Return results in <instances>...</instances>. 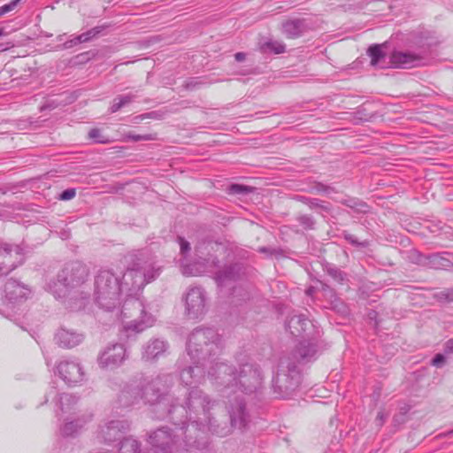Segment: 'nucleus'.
<instances>
[{
  "instance_id": "1",
  "label": "nucleus",
  "mask_w": 453,
  "mask_h": 453,
  "mask_svg": "<svg viewBox=\"0 0 453 453\" xmlns=\"http://www.w3.org/2000/svg\"><path fill=\"white\" fill-rule=\"evenodd\" d=\"M161 266L143 252L132 256L125 273L120 278L111 269H100L94 280V299L96 304L111 311L121 303V296L126 293L121 315L125 328L142 332L153 326L155 318L148 313L143 303L136 297L138 293L150 282L155 280L161 273Z\"/></svg>"
},
{
  "instance_id": "2",
  "label": "nucleus",
  "mask_w": 453,
  "mask_h": 453,
  "mask_svg": "<svg viewBox=\"0 0 453 453\" xmlns=\"http://www.w3.org/2000/svg\"><path fill=\"white\" fill-rule=\"evenodd\" d=\"M216 404L207 394L196 388L188 391L185 401L180 403L179 399L173 402L172 408L165 413L170 415L175 426L185 425V433H188V443L202 449L208 444L207 433L211 432L219 437L230 434V428L225 424H216L211 411Z\"/></svg>"
},
{
  "instance_id": "3",
  "label": "nucleus",
  "mask_w": 453,
  "mask_h": 453,
  "mask_svg": "<svg viewBox=\"0 0 453 453\" xmlns=\"http://www.w3.org/2000/svg\"><path fill=\"white\" fill-rule=\"evenodd\" d=\"M208 378L223 396L230 398L238 393L250 395L257 391L263 382L259 366L249 360L237 366L225 362L212 363L208 370Z\"/></svg>"
},
{
  "instance_id": "4",
  "label": "nucleus",
  "mask_w": 453,
  "mask_h": 453,
  "mask_svg": "<svg viewBox=\"0 0 453 453\" xmlns=\"http://www.w3.org/2000/svg\"><path fill=\"white\" fill-rule=\"evenodd\" d=\"M180 254L183 257L181 260V272L186 276H199L205 273L214 274V279L220 287L230 286L241 276L242 267L240 265H231L221 267L219 261L209 252L214 250V246L219 248L218 244L203 243L196 248V260L188 263L186 261V255L190 251V244L182 237L178 238Z\"/></svg>"
},
{
  "instance_id": "5",
  "label": "nucleus",
  "mask_w": 453,
  "mask_h": 453,
  "mask_svg": "<svg viewBox=\"0 0 453 453\" xmlns=\"http://www.w3.org/2000/svg\"><path fill=\"white\" fill-rule=\"evenodd\" d=\"M174 383V378L171 374H161L155 378H145L139 382L142 401L144 403L154 406V411L158 418H169L165 414L167 409L172 408L177 398L169 393Z\"/></svg>"
},
{
  "instance_id": "6",
  "label": "nucleus",
  "mask_w": 453,
  "mask_h": 453,
  "mask_svg": "<svg viewBox=\"0 0 453 453\" xmlns=\"http://www.w3.org/2000/svg\"><path fill=\"white\" fill-rule=\"evenodd\" d=\"M89 277V270L80 261L66 263L58 273L57 279L47 284V289L56 297L62 298L74 288L83 285Z\"/></svg>"
},
{
  "instance_id": "7",
  "label": "nucleus",
  "mask_w": 453,
  "mask_h": 453,
  "mask_svg": "<svg viewBox=\"0 0 453 453\" xmlns=\"http://www.w3.org/2000/svg\"><path fill=\"white\" fill-rule=\"evenodd\" d=\"M188 433H185L183 426L176 427L173 430L167 426H162L148 436V442L151 446L153 453H188V449L182 447H194L188 443Z\"/></svg>"
},
{
  "instance_id": "8",
  "label": "nucleus",
  "mask_w": 453,
  "mask_h": 453,
  "mask_svg": "<svg viewBox=\"0 0 453 453\" xmlns=\"http://www.w3.org/2000/svg\"><path fill=\"white\" fill-rule=\"evenodd\" d=\"M220 349V338L213 328H196L189 335L187 355L189 359L204 361Z\"/></svg>"
},
{
  "instance_id": "9",
  "label": "nucleus",
  "mask_w": 453,
  "mask_h": 453,
  "mask_svg": "<svg viewBox=\"0 0 453 453\" xmlns=\"http://www.w3.org/2000/svg\"><path fill=\"white\" fill-rule=\"evenodd\" d=\"M300 383V374L296 365L288 357L280 358L276 374L273 379L274 391L280 397H288Z\"/></svg>"
},
{
  "instance_id": "10",
  "label": "nucleus",
  "mask_w": 453,
  "mask_h": 453,
  "mask_svg": "<svg viewBox=\"0 0 453 453\" xmlns=\"http://www.w3.org/2000/svg\"><path fill=\"white\" fill-rule=\"evenodd\" d=\"M184 313L191 319L203 318L208 310V296L201 287H190L182 296Z\"/></svg>"
},
{
  "instance_id": "11",
  "label": "nucleus",
  "mask_w": 453,
  "mask_h": 453,
  "mask_svg": "<svg viewBox=\"0 0 453 453\" xmlns=\"http://www.w3.org/2000/svg\"><path fill=\"white\" fill-rule=\"evenodd\" d=\"M430 51L428 44H422L415 50L394 51L390 56V62L396 68H411L425 64L426 56Z\"/></svg>"
},
{
  "instance_id": "12",
  "label": "nucleus",
  "mask_w": 453,
  "mask_h": 453,
  "mask_svg": "<svg viewBox=\"0 0 453 453\" xmlns=\"http://www.w3.org/2000/svg\"><path fill=\"white\" fill-rule=\"evenodd\" d=\"M128 358L127 348L122 343H110L98 354L97 364L100 368L115 370Z\"/></svg>"
},
{
  "instance_id": "13",
  "label": "nucleus",
  "mask_w": 453,
  "mask_h": 453,
  "mask_svg": "<svg viewBox=\"0 0 453 453\" xmlns=\"http://www.w3.org/2000/svg\"><path fill=\"white\" fill-rule=\"evenodd\" d=\"M56 370L61 380L69 386L80 385L86 379L84 367L77 359L62 360Z\"/></svg>"
},
{
  "instance_id": "14",
  "label": "nucleus",
  "mask_w": 453,
  "mask_h": 453,
  "mask_svg": "<svg viewBox=\"0 0 453 453\" xmlns=\"http://www.w3.org/2000/svg\"><path fill=\"white\" fill-rule=\"evenodd\" d=\"M129 427L128 421L125 419H104L98 426L96 437L101 441L110 443L119 440Z\"/></svg>"
},
{
  "instance_id": "15",
  "label": "nucleus",
  "mask_w": 453,
  "mask_h": 453,
  "mask_svg": "<svg viewBox=\"0 0 453 453\" xmlns=\"http://www.w3.org/2000/svg\"><path fill=\"white\" fill-rule=\"evenodd\" d=\"M227 409L231 425L226 426L230 428V433L232 428L246 429L250 422V416L246 408L244 399L240 395H237L229 401Z\"/></svg>"
},
{
  "instance_id": "16",
  "label": "nucleus",
  "mask_w": 453,
  "mask_h": 453,
  "mask_svg": "<svg viewBox=\"0 0 453 453\" xmlns=\"http://www.w3.org/2000/svg\"><path fill=\"white\" fill-rule=\"evenodd\" d=\"M23 260L22 249L18 245H0V275L7 274Z\"/></svg>"
},
{
  "instance_id": "17",
  "label": "nucleus",
  "mask_w": 453,
  "mask_h": 453,
  "mask_svg": "<svg viewBox=\"0 0 453 453\" xmlns=\"http://www.w3.org/2000/svg\"><path fill=\"white\" fill-rule=\"evenodd\" d=\"M51 401L55 403L58 415L75 414L78 399L69 393H59L55 388H51L45 395V402Z\"/></svg>"
},
{
  "instance_id": "18",
  "label": "nucleus",
  "mask_w": 453,
  "mask_h": 453,
  "mask_svg": "<svg viewBox=\"0 0 453 453\" xmlns=\"http://www.w3.org/2000/svg\"><path fill=\"white\" fill-rule=\"evenodd\" d=\"M190 363L180 372V380L185 386L200 384L204 379L203 363L199 359H190Z\"/></svg>"
},
{
  "instance_id": "19",
  "label": "nucleus",
  "mask_w": 453,
  "mask_h": 453,
  "mask_svg": "<svg viewBox=\"0 0 453 453\" xmlns=\"http://www.w3.org/2000/svg\"><path fill=\"white\" fill-rule=\"evenodd\" d=\"M141 401V388L136 381L127 383L117 397V403L123 408L138 404Z\"/></svg>"
},
{
  "instance_id": "20",
  "label": "nucleus",
  "mask_w": 453,
  "mask_h": 453,
  "mask_svg": "<svg viewBox=\"0 0 453 453\" xmlns=\"http://www.w3.org/2000/svg\"><path fill=\"white\" fill-rule=\"evenodd\" d=\"M169 344L163 339L152 338L149 340L142 349V359L152 362L163 357L167 351Z\"/></svg>"
},
{
  "instance_id": "21",
  "label": "nucleus",
  "mask_w": 453,
  "mask_h": 453,
  "mask_svg": "<svg viewBox=\"0 0 453 453\" xmlns=\"http://www.w3.org/2000/svg\"><path fill=\"white\" fill-rule=\"evenodd\" d=\"M287 329L295 337H304L313 328L311 322L303 314H293L286 325Z\"/></svg>"
},
{
  "instance_id": "22",
  "label": "nucleus",
  "mask_w": 453,
  "mask_h": 453,
  "mask_svg": "<svg viewBox=\"0 0 453 453\" xmlns=\"http://www.w3.org/2000/svg\"><path fill=\"white\" fill-rule=\"evenodd\" d=\"M309 28V25L304 19H291L281 24V32L288 39L302 36Z\"/></svg>"
},
{
  "instance_id": "23",
  "label": "nucleus",
  "mask_w": 453,
  "mask_h": 453,
  "mask_svg": "<svg viewBox=\"0 0 453 453\" xmlns=\"http://www.w3.org/2000/svg\"><path fill=\"white\" fill-rule=\"evenodd\" d=\"M4 290L6 298L13 303L26 300L30 294L29 288L13 279H10L6 281Z\"/></svg>"
},
{
  "instance_id": "24",
  "label": "nucleus",
  "mask_w": 453,
  "mask_h": 453,
  "mask_svg": "<svg viewBox=\"0 0 453 453\" xmlns=\"http://www.w3.org/2000/svg\"><path fill=\"white\" fill-rule=\"evenodd\" d=\"M91 416H79L75 418L67 417L60 427V433L64 436H73L78 434L83 426L89 422Z\"/></svg>"
},
{
  "instance_id": "25",
  "label": "nucleus",
  "mask_w": 453,
  "mask_h": 453,
  "mask_svg": "<svg viewBox=\"0 0 453 453\" xmlns=\"http://www.w3.org/2000/svg\"><path fill=\"white\" fill-rule=\"evenodd\" d=\"M58 345L62 348H73L83 341V335L73 330L61 328L55 336Z\"/></svg>"
},
{
  "instance_id": "26",
  "label": "nucleus",
  "mask_w": 453,
  "mask_h": 453,
  "mask_svg": "<svg viewBox=\"0 0 453 453\" xmlns=\"http://www.w3.org/2000/svg\"><path fill=\"white\" fill-rule=\"evenodd\" d=\"M317 351V344L313 341L304 339L300 342L296 353L300 361L308 362L316 355Z\"/></svg>"
},
{
  "instance_id": "27",
  "label": "nucleus",
  "mask_w": 453,
  "mask_h": 453,
  "mask_svg": "<svg viewBox=\"0 0 453 453\" xmlns=\"http://www.w3.org/2000/svg\"><path fill=\"white\" fill-rule=\"evenodd\" d=\"M382 46L380 44H374L370 46L367 50V54L371 58V65L373 66H384L382 62L386 58V54L382 50Z\"/></svg>"
},
{
  "instance_id": "28",
  "label": "nucleus",
  "mask_w": 453,
  "mask_h": 453,
  "mask_svg": "<svg viewBox=\"0 0 453 453\" xmlns=\"http://www.w3.org/2000/svg\"><path fill=\"white\" fill-rule=\"evenodd\" d=\"M134 99V96L133 94H127L124 96H119L115 97L112 101L111 106L110 108L111 112H116L120 110L122 107L129 104Z\"/></svg>"
},
{
  "instance_id": "29",
  "label": "nucleus",
  "mask_w": 453,
  "mask_h": 453,
  "mask_svg": "<svg viewBox=\"0 0 453 453\" xmlns=\"http://www.w3.org/2000/svg\"><path fill=\"white\" fill-rule=\"evenodd\" d=\"M102 30L103 28L101 27H95L87 32L75 36V42H81V43L88 42L96 38L102 32Z\"/></svg>"
},
{
  "instance_id": "30",
  "label": "nucleus",
  "mask_w": 453,
  "mask_h": 453,
  "mask_svg": "<svg viewBox=\"0 0 453 453\" xmlns=\"http://www.w3.org/2000/svg\"><path fill=\"white\" fill-rule=\"evenodd\" d=\"M429 265L436 269L443 268L449 265V261L439 254H434L428 257Z\"/></svg>"
},
{
  "instance_id": "31",
  "label": "nucleus",
  "mask_w": 453,
  "mask_h": 453,
  "mask_svg": "<svg viewBox=\"0 0 453 453\" xmlns=\"http://www.w3.org/2000/svg\"><path fill=\"white\" fill-rule=\"evenodd\" d=\"M341 203L358 212L366 211L367 205L359 200L349 198L348 200L342 201Z\"/></svg>"
},
{
  "instance_id": "32",
  "label": "nucleus",
  "mask_w": 453,
  "mask_h": 453,
  "mask_svg": "<svg viewBox=\"0 0 453 453\" xmlns=\"http://www.w3.org/2000/svg\"><path fill=\"white\" fill-rule=\"evenodd\" d=\"M265 47L275 54H280L286 50V45L279 41H270L265 44Z\"/></svg>"
},
{
  "instance_id": "33",
  "label": "nucleus",
  "mask_w": 453,
  "mask_h": 453,
  "mask_svg": "<svg viewBox=\"0 0 453 453\" xmlns=\"http://www.w3.org/2000/svg\"><path fill=\"white\" fill-rule=\"evenodd\" d=\"M125 140L126 141H133V142L153 141V140H155V135L151 134H136L132 132H128V133L125 134Z\"/></svg>"
},
{
  "instance_id": "34",
  "label": "nucleus",
  "mask_w": 453,
  "mask_h": 453,
  "mask_svg": "<svg viewBox=\"0 0 453 453\" xmlns=\"http://www.w3.org/2000/svg\"><path fill=\"white\" fill-rule=\"evenodd\" d=\"M296 220L304 229H312L315 225L314 219L310 215H300Z\"/></svg>"
},
{
  "instance_id": "35",
  "label": "nucleus",
  "mask_w": 453,
  "mask_h": 453,
  "mask_svg": "<svg viewBox=\"0 0 453 453\" xmlns=\"http://www.w3.org/2000/svg\"><path fill=\"white\" fill-rule=\"evenodd\" d=\"M88 136L99 143H105L107 142V140L103 136L101 130L97 128L91 129L88 133Z\"/></svg>"
},
{
  "instance_id": "36",
  "label": "nucleus",
  "mask_w": 453,
  "mask_h": 453,
  "mask_svg": "<svg viewBox=\"0 0 453 453\" xmlns=\"http://www.w3.org/2000/svg\"><path fill=\"white\" fill-rule=\"evenodd\" d=\"M229 191L231 194H246L251 191V188L239 184H233L230 186Z\"/></svg>"
},
{
  "instance_id": "37",
  "label": "nucleus",
  "mask_w": 453,
  "mask_h": 453,
  "mask_svg": "<svg viewBox=\"0 0 453 453\" xmlns=\"http://www.w3.org/2000/svg\"><path fill=\"white\" fill-rule=\"evenodd\" d=\"M344 237L345 239L350 242L351 244L355 245V246H361V247H366L368 245V242L366 241H364V242H358L357 238L354 235V234H344Z\"/></svg>"
},
{
  "instance_id": "38",
  "label": "nucleus",
  "mask_w": 453,
  "mask_h": 453,
  "mask_svg": "<svg viewBox=\"0 0 453 453\" xmlns=\"http://www.w3.org/2000/svg\"><path fill=\"white\" fill-rule=\"evenodd\" d=\"M19 2V0H12L9 4L1 6L0 7V16L12 11L17 6Z\"/></svg>"
},
{
  "instance_id": "39",
  "label": "nucleus",
  "mask_w": 453,
  "mask_h": 453,
  "mask_svg": "<svg viewBox=\"0 0 453 453\" xmlns=\"http://www.w3.org/2000/svg\"><path fill=\"white\" fill-rule=\"evenodd\" d=\"M75 195L76 191L74 188H67L59 195V198L63 201H67L73 199Z\"/></svg>"
},
{
  "instance_id": "40",
  "label": "nucleus",
  "mask_w": 453,
  "mask_h": 453,
  "mask_svg": "<svg viewBox=\"0 0 453 453\" xmlns=\"http://www.w3.org/2000/svg\"><path fill=\"white\" fill-rule=\"evenodd\" d=\"M327 273L335 280H337V281L343 280V275H342V272L339 269H337V268H328L327 269Z\"/></svg>"
},
{
  "instance_id": "41",
  "label": "nucleus",
  "mask_w": 453,
  "mask_h": 453,
  "mask_svg": "<svg viewBox=\"0 0 453 453\" xmlns=\"http://www.w3.org/2000/svg\"><path fill=\"white\" fill-rule=\"evenodd\" d=\"M445 362V357L442 354H436L432 359L431 364L436 367H441Z\"/></svg>"
},
{
  "instance_id": "42",
  "label": "nucleus",
  "mask_w": 453,
  "mask_h": 453,
  "mask_svg": "<svg viewBox=\"0 0 453 453\" xmlns=\"http://www.w3.org/2000/svg\"><path fill=\"white\" fill-rule=\"evenodd\" d=\"M318 211L321 214H323V212L329 213L331 211L330 203H325L321 201Z\"/></svg>"
},
{
  "instance_id": "43",
  "label": "nucleus",
  "mask_w": 453,
  "mask_h": 453,
  "mask_svg": "<svg viewBox=\"0 0 453 453\" xmlns=\"http://www.w3.org/2000/svg\"><path fill=\"white\" fill-rule=\"evenodd\" d=\"M320 203L321 201L319 199L312 198L311 200H309L308 206L312 210H319Z\"/></svg>"
},
{
  "instance_id": "44",
  "label": "nucleus",
  "mask_w": 453,
  "mask_h": 453,
  "mask_svg": "<svg viewBox=\"0 0 453 453\" xmlns=\"http://www.w3.org/2000/svg\"><path fill=\"white\" fill-rule=\"evenodd\" d=\"M386 416L383 411H379L376 417L377 426H380L384 423Z\"/></svg>"
},
{
  "instance_id": "45",
  "label": "nucleus",
  "mask_w": 453,
  "mask_h": 453,
  "mask_svg": "<svg viewBox=\"0 0 453 453\" xmlns=\"http://www.w3.org/2000/svg\"><path fill=\"white\" fill-rule=\"evenodd\" d=\"M445 352L448 354H453V339H450L446 342Z\"/></svg>"
},
{
  "instance_id": "46",
  "label": "nucleus",
  "mask_w": 453,
  "mask_h": 453,
  "mask_svg": "<svg viewBox=\"0 0 453 453\" xmlns=\"http://www.w3.org/2000/svg\"><path fill=\"white\" fill-rule=\"evenodd\" d=\"M75 41H76V40H75V37H74V38H73V39H71V40H68L67 42H65L64 43V47H65V49H70V48H72L73 45H76V44L81 43V42H75Z\"/></svg>"
},
{
  "instance_id": "47",
  "label": "nucleus",
  "mask_w": 453,
  "mask_h": 453,
  "mask_svg": "<svg viewBox=\"0 0 453 453\" xmlns=\"http://www.w3.org/2000/svg\"><path fill=\"white\" fill-rule=\"evenodd\" d=\"M441 299H444L446 301L451 302L453 301V295L449 292L448 293H441Z\"/></svg>"
},
{
  "instance_id": "48",
  "label": "nucleus",
  "mask_w": 453,
  "mask_h": 453,
  "mask_svg": "<svg viewBox=\"0 0 453 453\" xmlns=\"http://www.w3.org/2000/svg\"><path fill=\"white\" fill-rule=\"evenodd\" d=\"M246 55L242 52H238L234 55L236 61L242 62L245 59Z\"/></svg>"
},
{
  "instance_id": "49",
  "label": "nucleus",
  "mask_w": 453,
  "mask_h": 453,
  "mask_svg": "<svg viewBox=\"0 0 453 453\" xmlns=\"http://www.w3.org/2000/svg\"><path fill=\"white\" fill-rule=\"evenodd\" d=\"M12 47H14V43L11 42H6L4 47H3L2 44H0V51L9 50Z\"/></svg>"
},
{
  "instance_id": "50",
  "label": "nucleus",
  "mask_w": 453,
  "mask_h": 453,
  "mask_svg": "<svg viewBox=\"0 0 453 453\" xmlns=\"http://www.w3.org/2000/svg\"><path fill=\"white\" fill-rule=\"evenodd\" d=\"M312 198H308V197H305V196H301L299 198V200L301 202H303V203L307 204L308 205V203H309V200H311Z\"/></svg>"
},
{
  "instance_id": "51",
  "label": "nucleus",
  "mask_w": 453,
  "mask_h": 453,
  "mask_svg": "<svg viewBox=\"0 0 453 453\" xmlns=\"http://www.w3.org/2000/svg\"><path fill=\"white\" fill-rule=\"evenodd\" d=\"M9 35V32L5 31L4 28H0V37L2 36H5V35Z\"/></svg>"
},
{
  "instance_id": "52",
  "label": "nucleus",
  "mask_w": 453,
  "mask_h": 453,
  "mask_svg": "<svg viewBox=\"0 0 453 453\" xmlns=\"http://www.w3.org/2000/svg\"><path fill=\"white\" fill-rule=\"evenodd\" d=\"M312 293H313V288H308V289L306 290V294H307L308 296H311V295H312Z\"/></svg>"
},
{
  "instance_id": "53",
  "label": "nucleus",
  "mask_w": 453,
  "mask_h": 453,
  "mask_svg": "<svg viewBox=\"0 0 453 453\" xmlns=\"http://www.w3.org/2000/svg\"><path fill=\"white\" fill-rule=\"evenodd\" d=\"M328 189H329V188H324V187H323L320 190H323V191H325V192H327V191H328Z\"/></svg>"
},
{
  "instance_id": "54",
  "label": "nucleus",
  "mask_w": 453,
  "mask_h": 453,
  "mask_svg": "<svg viewBox=\"0 0 453 453\" xmlns=\"http://www.w3.org/2000/svg\"><path fill=\"white\" fill-rule=\"evenodd\" d=\"M259 250H260V252H265L266 249L265 248H261Z\"/></svg>"
}]
</instances>
